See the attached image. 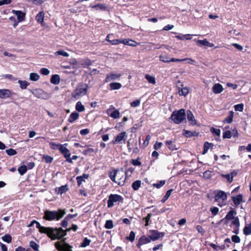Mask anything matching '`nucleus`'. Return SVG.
Segmentation results:
<instances>
[{"label":"nucleus","instance_id":"48","mask_svg":"<svg viewBox=\"0 0 251 251\" xmlns=\"http://www.w3.org/2000/svg\"><path fill=\"white\" fill-rule=\"evenodd\" d=\"M44 18V14L43 12H39L36 16V20L39 22H43Z\"/></svg>","mask_w":251,"mask_h":251},{"label":"nucleus","instance_id":"35","mask_svg":"<svg viewBox=\"0 0 251 251\" xmlns=\"http://www.w3.org/2000/svg\"><path fill=\"white\" fill-rule=\"evenodd\" d=\"M91 242V241L90 239L85 237L83 239V241L80 244V247L81 248H85L90 245Z\"/></svg>","mask_w":251,"mask_h":251},{"label":"nucleus","instance_id":"9","mask_svg":"<svg viewBox=\"0 0 251 251\" xmlns=\"http://www.w3.org/2000/svg\"><path fill=\"white\" fill-rule=\"evenodd\" d=\"M31 93L36 98L45 99L47 98V94L41 89H35L31 91Z\"/></svg>","mask_w":251,"mask_h":251},{"label":"nucleus","instance_id":"21","mask_svg":"<svg viewBox=\"0 0 251 251\" xmlns=\"http://www.w3.org/2000/svg\"><path fill=\"white\" fill-rule=\"evenodd\" d=\"M77 216V214H68L66 216V217L64 219V228H66L68 226V222L71 219L76 217Z\"/></svg>","mask_w":251,"mask_h":251},{"label":"nucleus","instance_id":"23","mask_svg":"<svg viewBox=\"0 0 251 251\" xmlns=\"http://www.w3.org/2000/svg\"><path fill=\"white\" fill-rule=\"evenodd\" d=\"M60 81V77L58 75L55 74L53 75L50 80V82L51 83L57 85L58 84Z\"/></svg>","mask_w":251,"mask_h":251},{"label":"nucleus","instance_id":"36","mask_svg":"<svg viewBox=\"0 0 251 251\" xmlns=\"http://www.w3.org/2000/svg\"><path fill=\"white\" fill-rule=\"evenodd\" d=\"M1 239L5 242L10 243L12 242V238L10 234H6L2 236Z\"/></svg>","mask_w":251,"mask_h":251},{"label":"nucleus","instance_id":"1","mask_svg":"<svg viewBox=\"0 0 251 251\" xmlns=\"http://www.w3.org/2000/svg\"><path fill=\"white\" fill-rule=\"evenodd\" d=\"M39 231L41 233H45L51 240L61 239L63 237V228H53L51 227L42 226Z\"/></svg>","mask_w":251,"mask_h":251},{"label":"nucleus","instance_id":"37","mask_svg":"<svg viewBox=\"0 0 251 251\" xmlns=\"http://www.w3.org/2000/svg\"><path fill=\"white\" fill-rule=\"evenodd\" d=\"M56 249L59 251H63V239L57 241L55 243Z\"/></svg>","mask_w":251,"mask_h":251},{"label":"nucleus","instance_id":"17","mask_svg":"<svg viewBox=\"0 0 251 251\" xmlns=\"http://www.w3.org/2000/svg\"><path fill=\"white\" fill-rule=\"evenodd\" d=\"M110 109H114V111L109 115L111 117L114 119H118L120 118V113L118 110L115 109V107L113 105H111L110 106L108 111H109Z\"/></svg>","mask_w":251,"mask_h":251},{"label":"nucleus","instance_id":"3","mask_svg":"<svg viewBox=\"0 0 251 251\" xmlns=\"http://www.w3.org/2000/svg\"><path fill=\"white\" fill-rule=\"evenodd\" d=\"M63 217V209H59L58 211L46 210L44 212L43 219L46 221H58Z\"/></svg>","mask_w":251,"mask_h":251},{"label":"nucleus","instance_id":"24","mask_svg":"<svg viewBox=\"0 0 251 251\" xmlns=\"http://www.w3.org/2000/svg\"><path fill=\"white\" fill-rule=\"evenodd\" d=\"M187 118L189 121H191V124L195 125L196 124V121L195 120L194 115L190 110H188L187 112Z\"/></svg>","mask_w":251,"mask_h":251},{"label":"nucleus","instance_id":"33","mask_svg":"<svg viewBox=\"0 0 251 251\" xmlns=\"http://www.w3.org/2000/svg\"><path fill=\"white\" fill-rule=\"evenodd\" d=\"M141 181L140 180H137L132 183L131 186L134 190L137 191L141 186Z\"/></svg>","mask_w":251,"mask_h":251},{"label":"nucleus","instance_id":"7","mask_svg":"<svg viewBox=\"0 0 251 251\" xmlns=\"http://www.w3.org/2000/svg\"><path fill=\"white\" fill-rule=\"evenodd\" d=\"M123 197L117 194H110L108 197L107 201V207L108 208L112 207L114 206V203L117 202H123Z\"/></svg>","mask_w":251,"mask_h":251},{"label":"nucleus","instance_id":"15","mask_svg":"<svg viewBox=\"0 0 251 251\" xmlns=\"http://www.w3.org/2000/svg\"><path fill=\"white\" fill-rule=\"evenodd\" d=\"M49 144L50 149L53 150H59L60 153L63 154V145L54 142H50Z\"/></svg>","mask_w":251,"mask_h":251},{"label":"nucleus","instance_id":"59","mask_svg":"<svg viewBox=\"0 0 251 251\" xmlns=\"http://www.w3.org/2000/svg\"><path fill=\"white\" fill-rule=\"evenodd\" d=\"M9 20L12 22H13V25L14 27H16L17 26L18 23L19 22L18 21H17L16 18L13 16L10 17L9 18Z\"/></svg>","mask_w":251,"mask_h":251},{"label":"nucleus","instance_id":"16","mask_svg":"<svg viewBox=\"0 0 251 251\" xmlns=\"http://www.w3.org/2000/svg\"><path fill=\"white\" fill-rule=\"evenodd\" d=\"M182 134L187 138L191 137H196L199 135V133L197 131H191L189 130L184 129L183 130Z\"/></svg>","mask_w":251,"mask_h":251},{"label":"nucleus","instance_id":"27","mask_svg":"<svg viewBox=\"0 0 251 251\" xmlns=\"http://www.w3.org/2000/svg\"><path fill=\"white\" fill-rule=\"evenodd\" d=\"M232 199L234 203L236 205H238L242 201L243 196L241 194H239L236 197H232Z\"/></svg>","mask_w":251,"mask_h":251},{"label":"nucleus","instance_id":"44","mask_svg":"<svg viewBox=\"0 0 251 251\" xmlns=\"http://www.w3.org/2000/svg\"><path fill=\"white\" fill-rule=\"evenodd\" d=\"M92 64V61L89 59H83L81 61V65L83 67L91 66Z\"/></svg>","mask_w":251,"mask_h":251},{"label":"nucleus","instance_id":"13","mask_svg":"<svg viewBox=\"0 0 251 251\" xmlns=\"http://www.w3.org/2000/svg\"><path fill=\"white\" fill-rule=\"evenodd\" d=\"M12 95V92L8 89H0V98L6 99L10 98Z\"/></svg>","mask_w":251,"mask_h":251},{"label":"nucleus","instance_id":"64","mask_svg":"<svg viewBox=\"0 0 251 251\" xmlns=\"http://www.w3.org/2000/svg\"><path fill=\"white\" fill-rule=\"evenodd\" d=\"M72 246L65 243L64 240V251H72Z\"/></svg>","mask_w":251,"mask_h":251},{"label":"nucleus","instance_id":"10","mask_svg":"<svg viewBox=\"0 0 251 251\" xmlns=\"http://www.w3.org/2000/svg\"><path fill=\"white\" fill-rule=\"evenodd\" d=\"M126 137L127 134L126 132H121L116 136L115 139L112 141V143L114 144H116L118 143H120L122 141H123L124 143H125V141L126 139Z\"/></svg>","mask_w":251,"mask_h":251},{"label":"nucleus","instance_id":"28","mask_svg":"<svg viewBox=\"0 0 251 251\" xmlns=\"http://www.w3.org/2000/svg\"><path fill=\"white\" fill-rule=\"evenodd\" d=\"M234 115V112L230 111L229 113L228 116L224 119L223 122L224 123L230 124L232 122L233 117Z\"/></svg>","mask_w":251,"mask_h":251},{"label":"nucleus","instance_id":"4","mask_svg":"<svg viewBox=\"0 0 251 251\" xmlns=\"http://www.w3.org/2000/svg\"><path fill=\"white\" fill-rule=\"evenodd\" d=\"M185 112L184 109H181L179 110L174 111L170 119L173 122L176 124H179L185 119Z\"/></svg>","mask_w":251,"mask_h":251},{"label":"nucleus","instance_id":"42","mask_svg":"<svg viewBox=\"0 0 251 251\" xmlns=\"http://www.w3.org/2000/svg\"><path fill=\"white\" fill-rule=\"evenodd\" d=\"M18 83L20 84V87L22 89H25L27 86L29 84V82L25 80H19Z\"/></svg>","mask_w":251,"mask_h":251},{"label":"nucleus","instance_id":"55","mask_svg":"<svg viewBox=\"0 0 251 251\" xmlns=\"http://www.w3.org/2000/svg\"><path fill=\"white\" fill-rule=\"evenodd\" d=\"M159 59L162 62L169 63L170 58L168 55H160Z\"/></svg>","mask_w":251,"mask_h":251},{"label":"nucleus","instance_id":"54","mask_svg":"<svg viewBox=\"0 0 251 251\" xmlns=\"http://www.w3.org/2000/svg\"><path fill=\"white\" fill-rule=\"evenodd\" d=\"M233 173H231V174L222 175V176L227 179L229 182H231L233 181Z\"/></svg>","mask_w":251,"mask_h":251},{"label":"nucleus","instance_id":"56","mask_svg":"<svg viewBox=\"0 0 251 251\" xmlns=\"http://www.w3.org/2000/svg\"><path fill=\"white\" fill-rule=\"evenodd\" d=\"M6 153L9 156L14 155L17 154V151L15 150L10 148L5 151Z\"/></svg>","mask_w":251,"mask_h":251},{"label":"nucleus","instance_id":"29","mask_svg":"<svg viewBox=\"0 0 251 251\" xmlns=\"http://www.w3.org/2000/svg\"><path fill=\"white\" fill-rule=\"evenodd\" d=\"M92 8L96 10L100 9L103 11L107 9V6L104 3H98L92 6Z\"/></svg>","mask_w":251,"mask_h":251},{"label":"nucleus","instance_id":"50","mask_svg":"<svg viewBox=\"0 0 251 251\" xmlns=\"http://www.w3.org/2000/svg\"><path fill=\"white\" fill-rule=\"evenodd\" d=\"M66 230H64V237L66 236V233L68 231H70L71 230H73L74 231H76L78 228V226L76 225L73 224L71 228H67Z\"/></svg>","mask_w":251,"mask_h":251},{"label":"nucleus","instance_id":"63","mask_svg":"<svg viewBox=\"0 0 251 251\" xmlns=\"http://www.w3.org/2000/svg\"><path fill=\"white\" fill-rule=\"evenodd\" d=\"M95 150L93 148H87L83 151V154L84 155H88L90 153L94 152Z\"/></svg>","mask_w":251,"mask_h":251},{"label":"nucleus","instance_id":"62","mask_svg":"<svg viewBox=\"0 0 251 251\" xmlns=\"http://www.w3.org/2000/svg\"><path fill=\"white\" fill-rule=\"evenodd\" d=\"M210 210L213 216H216L218 213L219 208L217 207H212L210 208Z\"/></svg>","mask_w":251,"mask_h":251},{"label":"nucleus","instance_id":"52","mask_svg":"<svg viewBox=\"0 0 251 251\" xmlns=\"http://www.w3.org/2000/svg\"><path fill=\"white\" fill-rule=\"evenodd\" d=\"M234 108L236 111L242 112L244 109V104L240 103L235 105Z\"/></svg>","mask_w":251,"mask_h":251},{"label":"nucleus","instance_id":"5","mask_svg":"<svg viewBox=\"0 0 251 251\" xmlns=\"http://www.w3.org/2000/svg\"><path fill=\"white\" fill-rule=\"evenodd\" d=\"M227 195L226 193L222 190L219 191L215 196V200L218 202V205L222 207L226 204Z\"/></svg>","mask_w":251,"mask_h":251},{"label":"nucleus","instance_id":"58","mask_svg":"<svg viewBox=\"0 0 251 251\" xmlns=\"http://www.w3.org/2000/svg\"><path fill=\"white\" fill-rule=\"evenodd\" d=\"M71 154L69 151L65 147H64V157L66 158V161L67 159L70 158Z\"/></svg>","mask_w":251,"mask_h":251},{"label":"nucleus","instance_id":"47","mask_svg":"<svg viewBox=\"0 0 251 251\" xmlns=\"http://www.w3.org/2000/svg\"><path fill=\"white\" fill-rule=\"evenodd\" d=\"M135 238V233L133 231L130 232L129 235L126 237V239L130 241L131 242H133Z\"/></svg>","mask_w":251,"mask_h":251},{"label":"nucleus","instance_id":"57","mask_svg":"<svg viewBox=\"0 0 251 251\" xmlns=\"http://www.w3.org/2000/svg\"><path fill=\"white\" fill-rule=\"evenodd\" d=\"M233 219V220L231 222V225L236 226V227L239 228L240 226V222L238 217H235Z\"/></svg>","mask_w":251,"mask_h":251},{"label":"nucleus","instance_id":"32","mask_svg":"<svg viewBox=\"0 0 251 251\" xmlns=\"http://www.w3.org/2000/svg\"><path fill=\"white\" fill-rule=\"evenodd\" d=\"M75 109L78 112H82L84 111L85 107L81 101H77L75 105Z\"/></svg>","mask_w":251,"mask_h":251},{"label":"nucleus","instance_id":"45","mask_svg":"<svg viewBox=\"0 0 251 251\" xmlns=\"http://www.w3.org/2000/svg\"><path fill=\"white\" fill-rule=\"evenodd\" d=\"M165 182L166 181L165 180H161L157 183H153L152 186L154 187L159 189L165 184Z\"/></svg>","mask_w":251,"mask_h":251},{"label":"nucleus","instance_id":"49","mask_svg":"<svg viewBox=\"0 0 251 251\" xmlns=\"http://www.w3.org/2000/svg\"><path fill=\"white\" fill-rule=\"evenodd\" d=\"M197 45L201 46H209V42L206 40H198L197 42Z\"/></svg>","mask_w":251,"mask_h":251},{"label":"nucleus","instance_id":"39","mask_svg":"<svg viewBox=\"0 0 251 251\" xmlns=\"http://www.w3.org/2000/svg\"><path fill=\"white\" fill-rule=\"evenodd\" d=\"M18 171L21 175H23L27 171V167L25 165H22L18 168Z\"/></svg>","mask_w":251,"mask_h":251},{"label":"nucleus","instance_id":"30","mask_svg":"<svg viewBox=\"0 0 251 251\" xmlns=\"http://www.w3.org/2000/svg\"><path fill=\"white\" fill-rule=\"evenodd\" d=\"M111 90H118L120 89L122 85L119 82H112L109 84Z\"/></svg>","mask_w":251,"mask_h":251},{"label":"nucleus","instance_id":"31","mask_svg":"<svg viewBox=\"0 0 251 251\" xmlns=\"http://www.w3.org/2000/svg\"><path fill=\"white\" fill-rule=\"evenodd\" d=\"M189 90L188 87H182L178 88V93L180 96H186L189 93Z\"/></svg>","mask_w":251,"mask_h":251},{"label":"nucleus","instance_id":"41","mask_svg":"<svg viewBox=\"0 0 251 251\" xmlns=\"http://www.w3.org/2000/svg\"><path fill=\"white\" fill-rule=\"evenodd\" d=\"M42 159L46 163H50L53 161V157L48 155H43L42 157Z\"/></svg>","mask_w":251,"mask_h":251},{"label":"nucleus","instance_id":"51","mask_svg":"<svg viewBox=\"0 0 251 251\" xmlns=\"http://www.w3.org/2000/svg\"><path fill=\"white\" fill-rule=\"evenodd\" d=\"M104 227L106 229H111L113 227V223L112 220H107L105 222Z\"/></svg>","mask_w":251,"mask_h":251},{"label":"nucleus","instance_id":"19","mask_svg":"<svg viewBox=\"0 0 251 251\" xmlns=\"http://www.w3.org/2000/svg\"><path fill=\"white\" fill-rule=\"evenodd\" d=\"M121 44H124V45H128L131 47H135L138 44V43L135 41L131 39H122Z\"/></svg>","mask_w":251,"mask_h":251},{"label":"nucleus","instance_id":"38","mask_svg":"<svg viewBox=\"0 0 251 251\" xmlns=\"http://www.w3.org/2000/svg\"><path fill=\"white\" fill-rule=\"evenodd\" d=\"M173 191V189L168 190L167 191L165 195L162 198V199L161 200V202L163 203H164L167 201V200L169 198V197L170 196V195Z\"/></svg>","mask_w":251,"mask_h":251},{"label":"nucleus","instance_id":"18","mask_svg":"<svg viewBox=\"0 0 251 251\" xmlns=\"http://www.w3.org/2000/svg\"><path fill=\"white\" fill-rule=\"evenodd\" d=\"M224 89L222 85L219 83H216L212 87V91L214 93L217 94L221 93Z\"/></svg>","mask_w":251,"mask_h":251},{"label":"nucleus","instance_id":"2","mask_svg":"<svg viewBox=\"0 0 251 251\" xmlns=\"http://www.w3.org/2000/svg\"><path fill=\"white\" fill-rule=\"evenodd\" d=\"M109 176L112 181L118 183L120 186L124 185L126 177L123 170L121 171L118 170H114L113 171L109 173Z\"/></svg>","mask_w":251,"mask_h":251},{"label":"nucleus","instance_id":"46","mask_svg":"<svg viewBox=\"0 0 251 251\" xmlns=\"http://www.w3.org/2000/svg\"><path fill=\"white\" fill-rule=\"evenodd\" d=\"M243 233L245 235H249L251 233V227L249 225H246L243 229Z\"/></svg>","mask_w":251,"mask_h":251},{"label":"nucleus","instance_id":"11","mask_svg":"<svg viewBox=\"0 0 251 251\" xmlns=\"http://www.w3.org/2000/svg\"><path fill=\"white\" fill-rule=\"evenodd\" d=\"M121 76L120 73H115L112 72L106 75L104 82L107 83L112 80H119Z\"/></svg>","mask_w":251,"mask_h":251},{"label":"nucleus","instance_id":"20","mask_svg":"<svg viewBox=\"0 0 251 251\" xmlns=\"http://www.w3.org/2000/svg\"><path fill=\"white\" fill-rule=\"evenodd\" d=\"M111 36H112V34H108L106 37V40L110 42L111 45H116L122 43V39L110 40V38Z\"/></svg>","mask_w":251,"mask_h":251},{"label":"nucleus","instance_id":"6","mask_svg":"<svg viewBox=\"0 0 251 251\" xmlns=\"http://www.w3.org/2000/svg\"><path fill=\"white\" fill-rule=\"evenodd\" d=\"M87 91V86L86 85H79L72 93V97L77 99L84 96Z\"/></svg>","mask_w":251,"mask_h":251},{"label":"nucleus","instance_id":"26","mask_svg":"<svg viewBox=\"0 0 251 251\" xmlns=\"http://www.w3.org/2000/svg\"><path fill=\"white\" fill-rule=\"evenodd\" d=\"M79 115V114L76 112L72 113L68 119L69 122L73 123L78 118Z\"/></svg>","mask_w":251,"mask_h":251},{"label":"nucleus","instance_id":"40","mask_svg":"<svg viewBox=\"0 0 251 251\" xmlns=\"http://www.w3.org/2000/svg\"><path fill=\"white\" fill-rule=\"evenodd\" d=\"M29 246L35 251H39V246L35 242L31 241L29 242Z\"/></svg>","mask_w":251,"mask_h":251},{"label":"nucleus","instance_id":"53","mask_svg":"<svg viewBox=\"0 0 251 251\" xmlns=\"http://www.w3.org/2000/svg\"><path fill=\"white\" fill-rule=\"evenodd\" d=\"M152 215L151 213H149L146 217L143 218V220L145 221L146 222L145 226H147L149 225V222H151L150 219Z\"/></svg>","mask_w":251,"mask_h":251},{"label":"nucleus","instance_id":"61","mask_svg":"<svg viewBox=\"0 0 251 251\" xmlns=\"http://www.w3.org/2000/svg\"><path fill=\"white\" fill-rule=\"evenodd\" d=\"M232 134L231 132L229 130L226 131L223 133V138H228L229 139L231 137Z\"/></svg>","mask_w":251,"mask_h":251},{"label":"nucleus","instance_id":"8","mask_svg":"<svg viewBox=\"0 0 251 251\" xmlns=\"http://www.w3.org/2000/svg\"><path fill=\"white\" fill-rule=\"evenodd\" d=\"M150 232L151 234L149 235V237L152 241L157 240L165 236V232H159L156 230H150Z\"/></svg>","mask_w":251,"mask_h":251},{"label":"nucleus","instance_id":"43","mask_svg":"<svg viewBox=\"0 0 251 251\" xmlns=\"http://www.w3.org/2000/svg\"><path fill=\"white\" fill-rule=\"evenodd\" d=\"M40 78V76L37 73H31L29 75V78L32 81H37Z\"/></svg>","mask_w":251,"mask_h":251},{"label":"nucleus","instance_id":"25","mask_svg":"<svg viewBox=\"0 0 251 251\" xmlns=\"http://www.w3.org/2000/svg\"><path fill=\"white\" fill-rule=\"evenodd\" d=\"M166 145L168 147L170 150L172 151L177 150L178 149L176 147V145L173 143V142L171 140H168L165 142Z\"/></svg>","mask_w":251,"mask_h":251},{"label":"nucleus","instance_id":"34","mask_svg":"<svg viewBox=\"0 0 251 251\" xmlns=\"http://www.w3.org/2000/svg\"><path fill=\"white\" fill-rule=\"evenodd\" d=\"M145 78L151 84H155L156 83L155 78L153 76H151L150 75L146 74L145 75Z\"/></svg>","mask_w":251,"mask_h":251},{"label":"nucleus","instance_id":"22","mask_svg":"<svg viewBox=\"0 0 251 251\" xmlns=\"http://www.w3.org/2000/svg\"><path fill=\"white\" fill-rule=\"evenodd\" d=\"M236 214V212L235 210H233V209L231 208V210L227 213L225 218L221 220V221H223V220H224V219H226L227 220L233 219L234 218V215Z\"/></svg>","mask_w":251,"mask_h":251},{"label":"nucleus","instance_id":"14","mask_svg":"<svg viewBox=\"0 0 251 251\" xmlns=\"http://www.w3.org/2000/svg\"><path fill=\"white\" fill-rule=\"evenodd\" d=\"M12 13L16 15L17 19L19 22H23L25 19V14L22 11L12 10Z\"/></svg>","mask_w":251,"mask_h":251},{"label":"nucleus","instance_id":"60","mask_svg":"<svg viewBox=\"0 0 251 251\" xmlns=\"http://www.w3.org/2000/svg\"><path fill=\"white\" fill-rule=\"evenodd\" d=\"M141 101L139 100H136L130 103V106L132 107H136L140 105Z\"/></svg>","mask_w":251,"mask_h":251},{"label":"nucleus","instance_id":"12","mask_svg":"<svg viewBox=\"0 0 251 251\" xmlns=\"http://www.w3.org/2000/svg\"><path fill=\"white\" fill-rule=\"evenodd\" d=\"M151 239L148 237H146L145 235L142 236L138 240V242L136 244V246L140 249L141 246L143 245L150 243Z\"/></svg>","mask_w":251,"mask_h":251}]
</instances>
